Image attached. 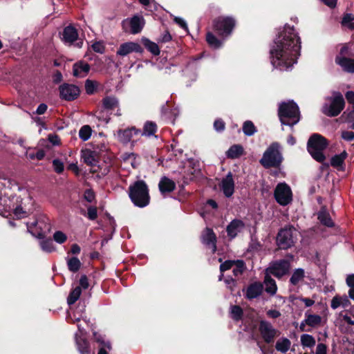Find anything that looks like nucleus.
Listing matches in <instances>:
<instances>
[{
    "label": "nucleus",
    "mask_w": 354,
    "mask_h": 354,
    "mask_svg": "<svg viewBox=\"0 0 354 354\" xmlns=\"http://www.w3.org/2000/svg\"><path fill=\"white\" fill-rule=\"evenodd\" d=\"M299 50V38L294 32L293 28L286 25L271 50L273 65L281 70L288 69L295 63Z\"/></svg>",
    "instance_id": "f257e3e1"
},
{
    "label": "nucleus",
    "mask_w": 354,
    "mask_h": 354,
    "mask_svg": "<svg viewBox=\"0 0 354 354\" xmlns=\"http://www.w3.org/2000/svg\"><path fill=\"white\" fill-rule=\"evenodd\" d=\"M129 195L133 204L138 207H144L149 203L148 187L143 180H138L131 185Z\"/></svg>",
    "instance_id": "f03ea898"
},
{
    "label": "nucleus",
    "mask_w": 354,
    "mask_h": 354,
    "mask_svg": "<svg viewBox=\"0 0 354 354\" xmlns=\"http://www.w3.org/2000/svg\"><path fill=\"white\" fill-rule=\"evenodd\" d=\"M278 114L282 124L293 126L299 120V108L292 102L281 104Z\"/></svg>",
    "instance_id": "7ed1b4c3"
},
{
    "label": "nucleus",
    "mask_w": 354,
    "mask_h": 354,
    "mask_svg": "<svg viewBox=\"0 0 354 354\" xmlns=\"http://www.w3.org/2000/svg\"><path fill=\"white\" fill-rule=\"evenodd\" d=\"M328 146L326 138L319 134H313L308 141V151L312 157L319 162H323L326 156L323 151Z\"/></svg>",
    "instance_id": "20e7f679"
},
{
    "label": "nucleus",
    "mask_w": 354,
    "mask_h": 354,
    "mask_svg": "<svg viewBox=\"0 0 354 354\" xmlns=\"http://www.w3.org/2000/svg\"><path fill=\"white\" fill-rule=\"evenodd\" d=\"M278 143H272L264 152L261 164L266 168L277 167L281 162L282 157L279 151Z\"/></svg>",
    "instance_id": "39448f33"
},
{
    "label": "nucleus",
    "mask_w": 354,
    "mask_h": 354,
    "mask_svg": "<svg viewBox=\"0 0 354 354\" xmlns=\"http://www.w3.org/2000/svg\"><path fill=\"white\" fill-rule=\"evenodd\" d=\"M297 231L292 226L281 230L277 237V243L281 249H288L292 247L297 238Z\"/></svg>",
    "instance_id": "423d86ee"
},
{
    "label": "nucleus",
    "mask_w": 354,
    "mask_h": 354,
    "mask_svg": "<svg viewBox=\"0 0 354 354\" xmlns=\"http://www.w3.org/2000/svg\"><path fill=\"white\" fill-rule=\"evenodd\" d=\"M330 100V104H325L323 106V113L328 116H337L344 107L343 96L339 93H337Z\"/></svg>",
    "instance_id": "0eeeda50"
},
{
    "label": "nucleus",
    "mask_w": 354,
    "mask_h": 354,
    "mask_svg": "<svg viewBox=\"0 0 354 354\" xmlns=\"http://www.w3.org/2000/svg\"><path fill=\"white\" fill-rule=\"evenodd\" d=\"M235 26V20L230 17H219L214 21V29L223 36L229 35Z\"/></svg>",
    "instance_id": "6e6552de"
},
{
    "label": "nucleus",
    "mask_w": 354,
    "mask_h": 354,
    "mask_svg": "<svg viewBox=\"0 0 354 354\" xmlns=\"http://www.w3.org/2000/svg\"><path fill=\"white\" fill-rule=\"evenodd\" d=\"M274 195L277 202L283 206L288 205L292 201L291 189L286 183L278 184L275 188Z\"/></svg>",
    "instance_id": "1a4fd4ad"
},
{
    "label": "nucleus",
    "mask_w": 354,
    "mask_h": 354,
    "mask_svg": "<svg viewBox=\"0 0 354 354\" xmlns=\"http://www.w3.org/2000/svg\"><path fill=\"white\" fill-rule=\"evenodd\" d=\"M290 269V263L287 260H279L270 265L266 269L265 272L274 275L277 278H281L288 273Z\"/></svg>",
    "instance_id": "9d476101"
},
{
    "label": "nucleus",
    "mask_w": 354,
    "mask_h": 354,
    "mask_svg": "<svg viewBox=\"0 0 354 354\" xmlns=\"http://www.w3.org/2000/svg\"><path fill=\"white\" fill-rule=\"evenodd\" d=\"M260 333L267 343L273 342L274 338L279 335V333L268 322L261 321L259 325Z\"/></svg>",
    "instance_id": "9b49d317"
},
{
    "label": "nucleus",
    "mask_w": 354,
    "mask_h": 354,
    "mask_svg": "<svg viewBox=\"0 0 354 354\" xmlns=\"http://www.w3.org/2000/svg\"><path fill=\"white\" fill-rule=\"evenodd\" d=\"M59 89L60 97L68 101L75 100L80 95L79 88L73 84H64Z\"/></svg>",
    "instance_id": "f8f14e48"
},
{
    "label": "nucleus",
    "mask_w": 354,
    "mask_h": 354,
    "mask_svg": "<svg viewBox=\"0 0 354 354\" xmlns=\"http://www.w3.org/2000/svg\"><path fill=\"white\" fill-rule=\"evenodd\" d=\"M202 242L215 252L216 250V236L210 228H205L201 235Z\"/></svg>",
    "instance_id": "ddd939ff"
},
{
    "label": "nucleus",
    "mask_w": 354,
    "mask_h": 354,
    "mask_svg": "<svg viewBox=\"0 0 354 354\" xmlns=\"http://www.w3.org/2000/svg\"><path fill=\"white\" fill-rule=\"evenodd\" d=\"M221 189L226 197H230L234 194V181L231 172H229L227 176L222 179Z\"/></svg>",
    "instance_id": "4468645a"
},
{
    "label": "nucleus",
    "mask_w": 354,
    "mask_h": 354,
    "mask_svg": "<svg viewBox=\"0 0 354 354\" xmlns=\"http://www.w3.org/2000/svg\"><path fill=\"white\" fill-rule=\"evenodd\" d=\"M141 47L139 44L134 42H127L120 46L117 55L120 56H126L132 52H139Z\"/></svg>",
    "instance_id": "2eb2a0df"
},
{
    "label": "nucleus",
    "mask_w": 354,
    "mask_h": 354,
    "mask_svg": "<svg viewBox=\"0 0 354 354\" xmlns=\"http://www.w3.org/2000/svg\"><path fill=\"white\" fill-rule=\"evenodd\" d=\"M244 227L245 225L242 221L233 220L227 227V235L233 239L243 230Z\"/></svg>",
    "instance_id": "dca6fc26"
},
{
    "label": "nucleus",
    "mask_w": 354,
    "mask_h": 354,
    "mask_svg": "<svg viewBox=\"0 0 354 354\" xmlns=\"http://www.w3.org/2000/svg\"><path fill=\"white\" fill-rule=\"evenodd\" d=\"M90 71V66L84 62H78L73 65V75L77 77H85Z\"/></svg>",
    "instance_id": "f3484780"
},
{
    "label": "nucleus",
    "mask_w": 354,
    "mask_h": 354,
    "mask_svg": "<svg viewBox=\"0 0 354 354\" xmlns=\"http://www.w3.org/2000/svg\"><path fill=\"white\" fill-rule=\"evenodd\" d=\"M263 290V285L260 282H254L250 284L246 290V297L252 299L259 297Z\"/></svg>",
    "instance_id": "a211bd4d"
},
{
    "label": "nucleus",
    "mask_w": 354,
    "mask_h": 354,
    "mask_svg": "<svg viewBox=\"0 0 354 354\" xmlns=\"http://www.w3.org/2000/svg\"><path fill=\"white\" fill-rule=\"evenodd\" d=\"M351 305L350 300L346 295H335L331 300L330 306L333 309L339 307L346 308Z\"/></svg>",
    "instance_id": "6ab92c4d"
},
{
    "label": "nucleus",
    "mask_w": 354,
    "mask_h": 354,
    "mask_svg": "<svg viewBox=\"0 0 354 354\" xmlns=\"http://www.w3.org/2000/svg\"><path fill=\"white\" fill-rule=\"evenodd\" d=\"M138 132L139 131L135 128L119 130L117 132V138L120 142L127 143L131 140L133 134H138Z\"/></svg>",
    "instance_id": "aec40b11"
},
{
    "label": "nucleus",
    "mask_w": 354,
    "mask_h": 354,
    "mask_svg": "<svg viewBox=\"0 0 354 354\" xmlns=\"http://www.w3.org/2000/svg\"><path fill=\"white\" fill-rule=\"evenodd\" d=\"M335 62L344 71L354 73V59L346 57H337Z\"/></svg>",
    "instance_id": "412c9836"
},
{
    "label": "nucleus",
    "mask_w": 354,
    "mask_h": 354,
    "mask_svg": "<svg viewBox=\"0 0 354 354\" xmlns=\"http://www.w3.org/2000/svg\"><path fill=\"white\" fill-rule=\"evenodd\" d=\"M78 37L77 30L71 26L66 27L63 32V40L71 44Z\"/></svg>",
    "instance_id": "4be33fe9"
},
{
    "label": "nucleus",
    "mask_w": 354,
    "mask_h": 354,
    "mask_svg": "<svg viewBox=\"0 0 354 354\" xmlns=\"http://www.w3.org/2000/svg\"><path fill=\"white\" fill-rule=\"evenodd\" d=\"M158 187L161 193L171 192L176 188L175 183L167 177H162L159 182Z\"/></svg>",
    "instance_id": "5701e85b"
},
{
    "label": "nucleus",
    "mask_w": 354,
    "mask_h": 354,
    "mask_svg": "<svg viewBox=\"0 0 354 354\" xmlns=\"http://www.w3.org/2000/svg\"><path fill=\"white\" fill-rule=\"evenodd\" d=\"M317 218L322 224L327 227H333L334 225V223L326 207H322L321 210L318 212Z\"/></svg>",
    "instance_id": "b1692460"
},
{
    "label": "nucleus",
    "mask_w": 354,
    "mask_h": 354,
    "mask_svg": "<svg viewBox=\"0 0 354 354\" xmlns=\"http://www.w3.org/2000/svg\"><path fill=\"white\" fill-rule=\"evenodd\" d=\"M263 283L266 292L269 293L270 295H275L277 290L276 282L273 279L271 278L270 275L266 272H265Z\"/></svg>",
    "instance_id": "393cba45"
},
{
    "label": "nucleus",
    "mask_w": 354,
    "mask_h": 354,
    "mask_svg": "<svg viewBox=\"0 0 354 354\" xmlns=\"http://www.w3.org/2000/svg\"><path fill=\"white\" fill-rule=\"evenodd\" d=\"M145 21L142 17L135 16L129 21L131 32L133 34H136L141 31L143 28Z\"/></svg>",
    "instance_id": "a878e982"
},
{
    "label": "nucleus",
    "mask_w": 354,
    "mask_h": 354,
    "mask_svg": "<svg viewBox=\"0 0 354 354\" xmlns=\"http://www.w3.org/2000/svg\"><path fill=\"white\" fill-rule=\"evenodd\" d=\"M82 157L84 160V162L88 165L93 166L97 163V153L89 149L82 151Z\"/></svg>",
    "instance_id": "bb28decb"
},
{
    "label": "nucleus",
    "mask_w": 354,
    "mask_h": 354,
    "mask_svg": "<svg viewBox=\"0 0 354 354\" xmlns=\"http://www.w3.org/2000/svg\"><path fill=\"white\" fill-rule=\"evenodd\" d=\"M102 106L107 110H113L119 106V101L114 96H106L102 99Z\"/></svg>",
    "instance_id": "cd10ccee"
},
{
    "label": "nucleus",
    "mask_w": 354,
    "mask_h": 354,
    "mask_svg": "<svg viewBox=\"0 0 354 354\" xmlns=\"http://www.w3.org/2000/svg\"><path fill=\"white\" fill-rule=\"evenodd\" d=\"M305 277V272L302 268H297L294 270L290 279V282L293 286H297L302 281Z\"/></svg>",
    "instance_id": "c85d7f7f"
},
{
    "label": "nucleus",
    "mask_w": 354,
    "mask_h": 354,
    "mask_svg": "<svg viewBox=\"0 0 354 354\" xmlns=\"http://www.w3.org/2000/svg\"><path fill=\"white\" fill-rule=\"evenodd\" d=\"M291 346V342L288 338H281L277 341L275 348L281 353L287 352Z\"/></svg>",
    "instance_id": "c756f323"
},
{
    "label": "nucleus",
    "mask_w": 354,
    "mask_h": 354,
    "mask_svg": "<svg viewBox=\"0 0 354 354\" xmlns=\"http://www.w3.org/2000/svg\"><path fill=\"white\" fill-rule=\"evenodd\" d=\"M243 153V148L241 145L232 146L227 152V156L230 158H237Z\"/></svg>",
    "instance_id": "7c9ffc66"
},
{
    "label": "nucleus",
    "mask_w": 354,
    "mask_h": 354,
    "mask_svg": "<svg viewBox=\"0 0 354 354\" xmlns=\"http://www.w3.org/2000/svg\"><path fill=\"white\" fill-rule=\"evenodd\" d=\"M301 344L304 347L312 348L315 345V339L310 335L304 334L301 336Z\"/></svg>",
    "instance_id": "2f4dec72"
},
{
    "label": "nucleus",
    "mask_w": 354,
    "mask_h": 354,
    "mask_svg": "<svg viewBox=\"0 0 354 354\" xmlns=\"http://www.w3.org/2000/svg\"><path fill=\"white\" fill-rule=\"evenodd\" d=\"M347 156L346 151H343L340 154L335 155L331 158L330 164L334 167H340Z\"/></svg>",
    "instance_id": "473e14b6"
},
{
    "label": "nucleus",
    "mask_w": 354,
    "mask_h": 354,
    "mask_svg": "<svg viewBox=\"0 0 354 354\" xmlns=\"http://www.w3.org/2000/svg\"><path fill=\"white\" fill-rule=\"evenodd\" d=\"M321 322L322 317L317 315H308L305 319V324L312 327L319 325Z\"/></svg>",
    "instance_id": "72a5a7b5"
},
{
    "label": "nucleus",
    "mask_w": 354,
    "mask_h": 354,
    "mask_svg": "<svg viewBox=\"0 0 354 354\" xmlns=\"http://www.w3.org/2000/svg\"><path fill=\"white\" fill-rule=\"evenodd\" d=\"M157 130V126L154 122H147L144 126L142 135L150 136L153 135Z\"/></svg>",
    "instance_id": "f704fd0d"
},
{
    "label": "nucleus",
    "mask_w": 354,
    "mask_h": 354,
    "mask_svg": "<svg viewBox=\"0 0 354 354\" xmlns=\"http://www.w3.org/2000/svg\"><path fill=\"white\" fill-rule=\"evenodd\" d=\"M243 131L246 136H251L257 131V129L253 122L248 120L243 124Z\"/></svg>",
    "instance_id": "c9c22d12"
},
{
    "label": "nucleus",
    "mask_w": 354,
    "mask_h": 354,
    "mask_svg": "<svg viewBox=\"0 0 354 354\" xmlns=\"http://www.w3.org/2000/svg\"><path fill=\"white\" fill-rule=\"evenodd\" d=\"M245 270V266L243 261H235L234 266L232 267V272L235 277L241 275Z\"/></svg>",
    "instance_id": "e433bc0d"
},
{
    "label": "nucleus",
    "mask_w": 354,
    "mask_h": 354,
    "mask_svg": "<svg viewBox=\"0 0 354 354\" xmlns=\"http://www.w3.org/2000/svg\"><path fill=\"white\" fill-rule=\"evenodd\" d=\"M346 282L347 286L349 287V298L354 301V274L348 275Z\"/></svg>",
    "instance_id": "4c0bfd02"
},
{
    "label": "nucleus",
    "mask_w": 354,
    "mask_h": 354,
    "mask_svg": "<svg viewBox=\"0 0 354 354\" xmlns=\"http://www.w3.org/2000/svg\"><path fill=\"white\" fill-rule=\"evenodd\" d=\"M354 16L352 14H346L344 16L342 24L351 30H354Z\"/></svg>",
    "instance_id": "58836bf2"
},
{
    "label": "nucleus",
    "mask_w": 354,
    "mask_h": 354,
    "mask_svg": "<svg viewBox=\"0 0 354 354\" xmlns=\"http://www.w3.org/2000/svg\"><path fill=\"white\" fill-rule=\"evenodd\" d=\"M99 84L96 81L86 80L85 82V90L87 94H93L95 91Z\"/></svg>",
    "instance_id": "ea45409f"
},
{
    "label": "nucleus",
    "mask_w": 354,
    "mask_h": 354,
    "mask_svg": "<svg viewBox=\"0 0 354 354\" xmlns=\"http://www.w3.org/2000/svg\"><path fill=\"white\" fill-rule=\"evenodd\" d=\"M68 269L72 272H77L81 266L80 260L77 257H73L68 260Z\"/></svg>",
    "instance_id": "a19ab883"
},
{
    "label": "nucleus",
    "mask_w": 354,
    "mask_h": 354,
    "mask_svg": "<svg viewBox=\"0 0 354 354\" xmlns=\"http://www.w3.org/2000/svg\"><path fill=\"white\" fill-rule=\"evenodd\" d=\"M91 132V128L88 125H84L79 131L80 138L84 141L87 140L90 138Z\"/></svg>",
    "instance_id": "79ce46f5"
},
{
    "label": "nucleus",
    "mask_w": 354,
    "mask_h": 354,
    "mask_svg": "<svg viewBox=\"0 0 354 354\" xmlns=\"http://www.w3.org/2000/svg\"><path fill=\"white\" fill-rule=\"evenodd\" d=\"M81 288L76 287L69 295L68 298V303L69 304H74L80 297L81 295Z\"/></svg>",
    "instance_id": "37998d69"
},
{
    "label": "nucleus",
    "mask_w": 354,
    "mask_h": 354,
    "mask_svg": "<svg viewBox=\"0 0 354 354\" xmlns=\"http://www.w3.org/2000/svg\"><path fill=\"white\" fill-rule=\"evenodd\" d=\"M78 348L82 354H90L88 343L84 339L77 340Z\"/></svg>",
    "instance_id": "c03bdc74"
},
{
    "label": "nucleus",
    "mask_w": 354,
    "mask_h": 354,
    "mask_svg": "<svg viewBox=\"0 0 354 354\" xmlns=\"http://www.w3.org/2000/svg\"><path fill=\"white\" fill-rule=\"evenodd\" d=\"M231 317L232 319L235 320H239L241 319L242 315H243V310L239 306H232L231 307Z\"/></svg>",
    "instance_id": "a18cd8bd"
},
{
    "label": "nucleus",
    "mask_w": 354,
    "mask_h": 354,
    "mask_svg": "<svg viewBox=\"0 0 354 354\" xmlns=\"http://www.w3.org/2000/svg\"><path fill=\"white\" fill-rule=\"evenodd\" d=\"M206 39L207 43L214 48H218L221 46V41L211 32L207 34Z\"/></svg>",
    "instance_id": "49530a36"
},
{
    "label": "nucleus",
    "mask_w": 354,
    "mask_h": 354,
    "mask_svg": "<svg viewBox=\"0 0 354 354\" xmlns=\"http://www.w3.org/2000/svg\"><path fill=\"white\" fill-rule=\"evenodd\" d=\"M145 45L147 48L153 55H158L160 54V49L156 43L147 41Z\"/></svg>",
    "instance_id": "de8ad7c7"
},
{
    "label": "nucleus",
    "mask_w": 354,
    "mask_h": 354,
    "mask_svg": "<svg viewBox=\"0 0 354 354\" xmlns=\"http://www.w3.org/2000/svg\"><path fill=\"white\" fill-rule=\"evenodd\" d=\"M53 239L58 243H64L66 239L67 236L66 235L62 232V231H57L53 234Z\"/></svg>",
    "instance_id": "09e8293b"
},
{
    "label": "nucleus",
    "mask_w": 354,
    "mask_h": 354,
    "mask_svg": "<svg viewBox=\"0 0 354 354\" xmlns=\"http://www.w3.org/2000/svg\"><path fill=\"white\" fill-rule=\"evenodd\" d=\"M53 166L54 170L58 174H61L64 171V164L61 160L58 159H55L53 160Z\"/></svg>",
    "instance_id": "8fccbe9b"
},
{
    "label": "nucleus",
    "mask_w": 354,
    "mask_h": 354,
    "mask_svg": "<svg viewBox=\"0 0 354 354\" xmlns=\"http://www.w3.org/2000/svg\"><path fill=\"white\" fill-rule=\"evenodd\" d=\"M235 261H225L220 266V270L221 272H223L226 270H228L232 268L234 266Z\"/></svg>",
    "instance_id": "3c124183"
},
{
    "label": "nucleus",
    "mask_w": 354,
    "mask_h": 354,
    "mask_svg": "<svg viewBox=\"0 0 354 354\" xmlns=\"http://www.w3.org/2000/svg\"><path fill=\"white\" fill-rule=\"evenodd\" d=\"M91 47L95 52L99 53H103L105 50L104 44L100 41L95 42L93 44H92Z\"/></svg>",
    "instance_id": "603ef678"
},
{
    "label": "nucleus",
    "mask_w": 354,
    "mask_h": 354,
    "mask_svg": "<svg viewBox=\"0 0 354 354\" xmlns=\"http://www.w3.org/2000/svg\"><path fill=\"white\" fill-rule=\"evenodd\" d=\"M87 216L90 220H95L97 217V208L95 207H89L88 208Z\"/></svg>",
    "instance_id": "864d4df0"
},
{
    "label": "nucleus",
    "mask_w": 354,
    "mask_h": 354,
    "mask_svg": "<svg viewBox=\"0 0 354 354\" xmlns=\"http://www.w3.org/2000/svg\"><path fill=\"white\" fill-rule=\"evenodd\" d=\"M342 138L346 140L351 141L354 139V132L344 131L342 132Z\"/></svg>",
    "instance_id": "5fc2aeb1"
},
{
    "label": "nucleus",
    "mask_w": 354,
    "mask_h": 354,
    "mask_svg": "<svg viewBox=\"0 0 354 354\" xmlns=\"http://www.w3.org/2000/svg\"><path fill=\"white\" fill-rule=\"evenodd\" d=\"M214 127L215 129L218 131H223L225 129V122L222 120L218 119L215 120L214 123Z\"/></svg>",
    "instance_id": "6e6d98bb"
},
{
    "label": "nucleus",
    "mask_w": 354,
    "mask_h": 354,
    "mask_svg": "<svg viewBox=\"0 0 354 354\" xmlns=\"http://www.w3.org/2000/svg\"><path fill=\"white\" fill-rule=\"evenodd\" d=\"M315 354H327V347L324 344H318Z\"/></svg>",
    "instance_id": "4d7b16f0"
},
{
    "label": "nucleus",
    "mask_w": 354,
    "mask_h": 354,
    "mask_svg": "<svg viewBox=\"0 0 354 354\" xmlns=\"http://www.w3.org/2000/svg\"><path fill=\"white\" fill-rule=\"evenodd\" d=\"M80 284L81 287H82L84 289H86L88 287L89 283H88V278L86 277V275H82L81 277L80 280Z\"/></svg>",
    "instance_id": "13d9d810"
},
{
    "label": "nucleus",
    "mask_w": 354,
    "mask_h": 354,
    "mask_svg": "<svg viewBox=\"0 0 354 354\" xmlns=\"http://www.w3.org/2000/svg\"><path fill=\"white\" fill-rule=\"evenodd\" d=\"M174 21L177 24H178L183 29H185V30L187 29V24L183 19H182L180 17H175Z\"/></svg>",
    "instance_id": "bf43d9fd"
},
{
    "label": "nucleus",
    "mask_w": 354,
    "mask_h": 354,
    "mask_svg": "<svg viewBox=\"0 0 354 354\" xmlns=\"http://www.w3.org/2000/svg\"><path fill=\"white\" fill-rule=\"evenodd\" d=\"M47 110V106L46 104H39V106L37 107V111H36V113L38 114V115H41V114H44Z\"/></svg>",
    "instance_id": "052dcab7"
},
{
    "label": "nucleus",
    "mask_w": 354,
    "mask_h": 354,
    "mask_svg": "<svg viewBox=\"0 0 354 354\" xmlns=\"http://www.w3.org/2000/svg\"><path fill=\"white\" fill-rule=\"evenodd\" d=\"M267 315L272 318H277L281 315V313L276 310H270L267 312Z\"/></svg>",
    "instance_id": "680f3d73"
},
{
    "label": "nucleus",
    "mask_w": 354,
    "mask_h": 354,
    "mask_svg": "<svg viewBox=\"0 0 354 354\" xmlns=\"http://www.w3.org/2000/svg\"><path fill=\"white\" fill-rule=\"evenodd\" d=\"M84 198L87 201L91 202L94 199V194L91 191L87 190L85 192Z\"/></svg>",
    "instance_id": "e2e57ef3"
},
{
    "label": "nucleus",
    "mask_w": 354,
    "mask_h": 354,
    "mask_svg": "<svg viewBox=\"0 0 354 354\" xmlns=\"http://www.w3.org/2000/svg\"><path fill=\"white\" fill-rule=\"evenodd\" d=\"M324 4L330 8H335L337 3V0H320Z\"/></svg>",
    "instance_id": "0e129e2a"
},
{
    "label": "nucleus",
    "mask_w": 354,
    "mask_h": 354,
    "mask_svg": "<svg viewBox=\"0 0 354 354\" xmlns=\"http://www.w3.org/2000/svg\"><path fill=\"white\" fill-rule=\"evenodd\" d=\"M345 95H346V98L348 102L354 104V92L353 91H348Z\"/></svg>",
    "instance_id": "69168bd1"
},
{
    "label": "nucleus",
    "mask_w": 354,
    "mask_h": 354,
    "mask_svg": "<svg viewBox=\"0 0 354 354\" xmlns=\"http://www.w3.org/2000/svg\"><path fill=\"white\" fill-rule=\"evenodd\" d=\"M44 156H45V153H44V151H42V150H40V151H38L35 153V155H31V156H30V158H37V159H38V160H41V159H43V158H44Z\"/></svg>",
    "instance_id": "338daca9"
},
{
    "label": "nucleus",
    "mask_w": 354,
    "mask_h": 354,
    "mask_svg": "<svg viewBox=\"0 0 354 354\" xmlns=\"http://www.w3.org/2000/svg\"><path fill=\"white\" fill-rule=\"evenodd\" d=\"M48 140L53 145H58L59 144V138L56 135H53V134L49 135L48 136Z\"/></svg>",
    "instance_id": "774afa93"
}]
</instances>
